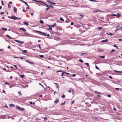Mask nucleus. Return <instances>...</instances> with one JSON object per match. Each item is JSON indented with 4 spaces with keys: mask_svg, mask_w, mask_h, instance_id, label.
Here are the masks:
<instances>
[{
    "mask_svg": "<svg viewBox=\"0 0 122 122\" xmlns=\"http://www.w3.org/2000/svg\"><path fill=\"white\" fill-rule=\"evenodd\" d=\"M19 29L20 30H22L24 32H25L26 31V30L23 28H20Z\"/></svg>",
    "mask_w": 122,
    "mask_h": 122,
    "instance_id": "39448f33",
    "label": "nucleus"
},
{
    "mask_svg": "<svg viewBox=\"0 0 122 122\" xmlns=\"http://www.w3.org/2000/svg\"><path fill=\"white\" fill-rule=\"evenodd\" d=\"M22 51L24 53H27V51L26 50H24Z\"/></svg>",
    "mask_w": 122,
    "mask_h": 122,
    "instance_id": "412c9836",
    "label": "nucleus"
},
{
    "mask_svg": "<svg viewBox=\"0 0 122 122\" xmlns=\"http://www.w3.org/2000/svg\"><path fill=\"white\" fill-rule=\"evenodd\" d=\"M101 11L99 9L95 10L93 11L92 12L93 13H95L98 12H100Z\"/></svg>",
    "mask_w": 122,
    "mask_h": 122,
    "instance_id": "7ed1b4c3",
    "label": "nucleus"
},
{
    "mask_svg": "<svg viewBox=\"0 0 122 122\" xmlns=\"http://www.w3.org/2000/svg\"><path fill=\"white\" fill-rule=\"evenodd\" d=\"M79 61L81 63H83V61L81 59H79Z\"/></svg>",
    "mask_w": 122,
    "mask_h": 122,
    "instance_id": "72a5a7b5",
    "label": "nucleus"
},
{
    "mask_svg": "<svg viewBox=\"0 0 122 122\" xmlns=\"http://www.w3.org/2000/svg\"><path fill=\"white\" fill-rule=\"evenodd\" d=\"M13 66H15L16 68V69H18V68L17 67V66L16 65H14Z\"/></svg>",
    "mask_w": 122,
    "mask_h": 122,
    "instance_id": "ea45409f",
    "label": "nucleus"
},
{
    "mask_svg": "<svg viewBox=\"0 0 122 122\" xmlns=\"http://www.w3.org/2000/svg\"><path fill=\"white\" fill-rule=\"evenodd\" d=\"M24 75H20V77H21L22 78H23L24 77Z\"/></svg>",
    "mask_w": 122,
    "mask_h": 122,
    "instance_id": "58836bf2",
    "label": "nucleus"
},
{
    "mask_svg": "<svg viewBox=\"0 0 122 122\" xmlns=\"http://www.w3.org/2000/svg\"><path fill=\"white\" fill-rule=\"evenodd\" d=\"M25 109L23 108L22 107V108H20V109L19 110L20 111H24L25 110Z\"/></svg>",
    "mask_w": 122,
    "mask_h": 122,
    "instance_id": "2eb2a0df",
    "label": "nucleus"
},
{
    "mask_svg": "<svg viewBox=\"0 0 122 122\" xmlns=\"http://www.w3.org/2000/svg\"><path fill=\"white\" fill-rule=\"evenodd\" d=\"M39 84L41 86L43 87L44 88V86L40 83H39Z\"/></svg>",
    "mask_w": 122,
    "mask_h": 122,
    "instance_id": "a19ab883",
    "label": "nucleus"
},
{
    "mask_svg": "<svg viewBox=\"0 0 122 122\" xmlns=\"http://www.w3.org/2000/svg\"><path fill=\"white\" fill-rule=\"evenodd\" d=\"M8 7L10 9L11 8V6L9 4H8Z\"/></svg>",
    "mask_w": 122,
    "mask_h": 122,
    "instance_id": "f704fd0d",
    "label": "nucleus"
},
{
    "mask_svg": "<svg viewBox=\"0 0 122 122\" xmlns=\"http://www.w3.org/2000/svg\"><path fill=\"white\" fill-rule=\"evenodd\" d=\"M64 73H64L65 74H67V75L69 74V73H66V72H64Z\"/></svg>",
    "mask_w": 122,
    "mask_h": 122,
    "instance_id": "4d7b16f0",
    "label": "nucleus"
},
{
    "mask_svg": "<svg viewBox=\"0 0 122 122\" xmlns=\"http://www.w3.org/2000/svg\"><path fill=\"white\" fill-rule=\"evenodd\" d=\"M74 100L72 101H71V104H72L73 103H74Z\"/></svg>",
    "mask_w": 122,
    "mask_h": 122,
    "instance_id": "603ef678",
    "label": "nucleus"
},
{
    "mask_svg": "<svg viewBox=\"0 0 122 122\" xmlns=\"http://www.w3.org/2000/svg\"><path fill=\"white\" fill-rule=\"evenodd\" d=\"M107 34L108 35H111L112 36V35H113L111 33H110V34H109L107 33Z\"/></svg>",
    "mask_w": 122,
    "mask_h": 122,
    "instance_id": "c03bdc74",
    "label": "nucleus"
},
{
    "mask_svg": "<svg viewBox=\"0 0 122 122\" xmlns=\"http://www.w3.org/2000/svg\"><path fill=\"white\" fill-rule=\"evenodd\" d=\"M113 110L115 111H116L117 110V109H116V108L114 107L113 108Z\"/></svg>",
    "mask_w": 122,
    "mask_h": 122,
    "instance_id": "69168bd1",
    "label": "nucleus"
},
{
    "mask_svg": "<svg viewBox=\"0 0 122 122\" xmlns=\"http://www.w3.org/2000/svg\"><path fill=\"white\" fill-rule=\"evenodd\" d=\"M60 19L61 21H64V19H63V18H60Z\"/></svg>",
    "mask_w": 122,
    "mask_h": 122,
    "instance_id": "c9c22d12",
    "label": "nucleus"
},
{
    "mask_svg": "<svg viewBox=\"0 0 122 122\" xmlns=\"http://www.w3.org/2000/svg\"><path fill=\"white\" fill-rule=\"evenodd\" d=\"M117 16L118 17H120L121 16V15L118 13H117Z\"/></svg>",
    "mask_w": 122,
    "mask_h": 122,
    "instance_id": "4be33fe9",
    "label": "nucleus"
},
{
    "mask_svg": "<svg viewBox=\"0 0 122 122\" xmlns=\"http://www.w3.org/2000/svg\"><path fill=\"white\" fill-rule=\"evenodd\" d=\"M21 19V18H18L17 17H15V20L16 19H17V20H20Z\"/></svg>",
    "mask_w": 122,
    "mask_h": 122,
    "instance_id": "cd10ccee",
    "label": "nucleus"
},
{
    "mask_svg": "<svg viewBox=\"0 0 122 122\" xmlns=\"http://www.w3.org/2000/svg\"><path fill=\"white\" fill-rule=\"evenodd\" d=\"M14 41L16 42L21 44H23L24 43V42L23 41H21L17 40H15Z\"/></svg>",
    "mask_w": 122,
    "mask_h": 122,
    "instance_id": "f257e3e1",
    "label": "nucleus"
},
{
    "mask_svg": "<svg viewBox=\"0 0 122 122\" xmlns=\"http://www.w3.org/2000/svg\"><path fill=\"white\" fill-rule=\"evenodd\" d=\"M48 29L49 30H51L52 29V28L51 27V26L50 27H49V28Z\"/></svg>",
    "mask_w": 122,
    "mask_h": 122,
    "instance_id": "a211bd4d",
    "label": "nucleus"
},
{
    "mask_svg": "<svg viewBox=\"0 0 122 122\" xmlns=\"http://www.w3.org/2000/svg\"><path fill=\"white\" fill-rule=\"evenodd\" d=\"M2 29L3 30H5V31H7V28H2Z\"/></svg>",
    "mask_w": 122,
    "mask_h": 122,
    "instance_id": "b1692460",
    "label": "nucleus"
},
{
    "mask_svg": "<svg viewBox=\"0 0 122 122\" xmlns=\"http://www.w3.org/2000/svg\"><path fill=\"white\" fill-rule=\"evenodd\" d=\"M97 28H98V29H99L100 30H101V29H102V28L101 27H100Z\"/></svg>",
    "mask_w": 122,
    "mask_h": 122,
    "instance_id": "3c124183",
    "label": "nucleus"
},
{
    "mask_svg": "<svg viewBox=\"0 0 122 122\" xmlns=\"http://www.w3.org/2000/svg\"><path fill=\"white\" fill-rule=\"evenodd\" d=\"M119 40L120 41H122V39H119Z\"/></svg>",
    "mask_w": 122,
    "mask_h": 122,
    "instance_id": "774afa93",
    "label": "nucleus"
},
{
    "mask_svg": "<svg viewBox=\"0 0 122 122\" xmlns=\"http://www.w3.org/2000/svg\"><path fill=\"white\" fill-rule=\"evenodd\" d=\"M65 97V95H64V94H63L62 96V98H64Z\"/></svg>",
    "mask_w": 122,
    "mask_h": 122,
    "instance_id": "4c0bfd02",
    "label": "nucleus"
},
{
    "mask_svg": "<svg viewBox=\"0 0 122 122\" xmlns=\"http://www.w3.org/2000/svg\"><path fill=\"white\" fill-rule=\"evenodd\" d=\"M108 41V40L107 39H106L105 40H103L101 41V42H107Z\"/></svg>",
    "mask_w": 122,
    "mask_h": 122,
    "instance_id": "0eeeda50",
    "label": "nucleus"
},
{
    "mask_svg": "<svg viewBox=\"0 0 122 122\" xmlns=\"http://www.w3.org/2000/svg\"><path fill=\"white\" fill-rule=\"evenodd\" d=\"M56 23H55L53 25H51V26L53 27H54L55 26H56Z\"/></svg>",
    "mask_w": 122,
    "mask_h": 122,
    "instance_id": "dca6fc26",
    "label": "nucleus"
},
{
    "mask_svg": "<svg viewBox=\"0 0 122 122\" xmlns=\"http://www.w3.org/2000/svg\"><path fill=\"white\" fill-rule=\"evenodd\" d=\"M39 56L41 58H43L44 57V56L43 55H39Z\"/></svg>",
    "mask_w": 122,
    "mask_h": 122,
    "instance_id": "7c9ffc66",
    "label": "nucleus"
},
{
    "mask_svg": "<svg viewBox=\"0 0 122 122\" xmlns=\"http://www.w3.org/2000/svg\"><path fill=\"white\" fill-rule=\"evenodd\" d=\"M79 15H80V16H81V17H83V15H81V14Z\"/></svg>",
    "mask_w": 122,
    "mask_h": 122,
    "instance_id": "bf43d9fd",
    "label": "nucleus"
},
{
    "mask_svg": "<svg viewBox=\"0 0 122 122\" xmlns=\"http://www.w3.org/2000/svg\"><path fill=\"white\" fill-rule=\"evenodd\" d=\"M62 71H61V70H59L58 71H57L56 72L57 73V72H62Z\"/></svg>",
    "mask_w": 122,
    "mask_h": 122,
    "instance_id": "5fc2aeb1",
    "label": "nucleus"
},
{
    "mask_svg": "<svg viewBox=\"0 0 122 122\" xmlns=\"http://www.w3.org/2000/svg\"><path fill=\"white\" fill-rule=\"evenodd\" d=\"M17 9L15 7H14V11L15 13H16L17 12Z\"/></svg>",
    "mask_w": 122,
    "mask_h": 122,
    "instance_id": "f8f14e48",
    "label": "nucleus"
},
{
    "mask_svg": "<svg viewBox=\"0 0 122 122\" xmlns=\"http://www.w3.org/2000/svg\"><path fill=\"white\" fill-rule=\"evenodd\" d=\"M16 109H17L19 110L20 109V107L19 106H17L16 107Z\"/></svg>",
    "mask_w": 122,
    "mask_h": 122,
    "instance_id": "bb28decb",
    "label": "nucleus"
},
{
    "mask_svg": "<svg viewBox=\"0 0 122 122\" xmlns=\"http://www.w3.org/2000/svg\"><path fill=\"white\" fill-rule=\"evenodd\" d=\"M40 22L41 24H43V21L42 20H40Z\"/></svg>",
    "mask_w": 122,
    "mask_h": 122,
    "instance_id": "c756f323",
    "label": "nucleus"
},
{
    "mask_svg": "<svg viewBox=\"0 0 122 122\" xmlns=\"http://www.w3.org/2000/svg\"><path fill=\"white\" fill-rule=\"evenodd\" d=\"M27 6H28V7L26 8V9H28L29 8V6L28 5H27Z\"/></svg>",
    "mask_w": 122,
    "mask_h": 122,
    "instance_id": "13d9d810",
    "label": "nucleus"
},
{
    "mask_svg": "<svg viewBox=\"0 0 122 122\" xmlns=\"http://www.w3.org/2000/svg\"><path fill=\"white\" fill-rule=\"evenodd\" d=\"M44 121H45L47 119V118L46 117H45L44 118Z\"/></svg>",
    "mask_w": 122,
    "mask_h": 122,
    "instance_id": "49530a36",
    "label": "nucleus"
},
{
    "mask_svg": "<svg viewBox=\"0 0 122 122\" xmlns=\"http://www.w3.org/2000/svg\"><path fill=\"white\" fill-rule=\"evenodd\" d=\"M113 46L114 47H116L117 49H119L118 48V46H116V45H113Z\"/></svg>",
    "mask_w": 122,
    "mask_h": 122,
    "instance_id": "c85d7f7f",
    "label": "nucleus"
},
{
    "mask_svg": "<svg viewBox=\"0 0 122 122\" xmlns=\"http://www.w3.org/2000/svg\"><path fill=\"white\" fill-rule=\"evenodd\" d=\"M95 67L97 69L99 70V68L96 65L95 66Z\"/></svg>",
    "mask_w": 122,
    "mask_h": 122,
    "instance_id": "2f4dec72",
    "label": "nucleus"
},
{
    "mask_svg": "<svg viewBox=\"0 0 122 122\" xmlns=\"http://www.w3.org/2000/svg\"><path fill=\"white\" fill-rule=\"evenodd\" d=\"M33 1H35L39 2H40V3H43V4H44L45 5H46V6L47 7H49V5H48L46 4L45 3L43 2H42L41 1H37L35 0H33Z\"/></svg>",
    "mask_w": 122,
    "mask_h": 122,
    "instance_id": "f03ea898",
    "label": "nucleus"
},
{
    "mask_svg": "<svg viewBox=\"0 0 122 122\" xmlns=\"http://www.w3.org/2000/svg\"><path fill=\"white\" fill-rule=\"evenodd\" d=\"M23 11L24 12H26L25 10L24 9H23Z\"/></svg>",
    "mask_w": 122,
    "mask_h": 122,
    "instance_id": "338daca9",
    "label": "nucleus"
},
{
    "mask_svg": "<svg viewBox=\"0 0 122 122\" xmlns=\"http://www.w3.org/2000/svg\"><path fill=\"white\" fill-rule=\"evenodd\" d=\"M95 92L96 93H97V94H100V92H98L97 91H95L94 92Z\"/></svg>",
    "mask_w": 122,
    "mask_h": 122,
    "instance_id": "a878e982",
    "label": "nucleus"
},
{
    "mask_svg": "<svg viewBox=\"0 0 122 122\" xmlns=\"http://www.w3.org/2000/svg\"><path fill=\"white\" fill-rule=\"evenodd\" d=\"M5 83L6 85V84H7V85H9L10 84L9 83H8V82H5Z\"/></svg>",
    "mask_w": 122,
    "mask_h": 122,
    "instance_id": "864d4df0",
    "label": "nucleus"
},
{
    "mask_svg": "<svg viewBox=\"0 0 122 122\" xmlns=\"http://www.w3.org/2000/svg\"><path fill=\"white\" fill-rule=\"evenodd\" d=\"M76 75L75 74H73L72 75V76H76Z\"/></svg>",
    "mask_w": 122,
    "mask_h": 122,
    "instance_id": "e2e57ef3",
    "label": "nucleus"
},
{
    "mask_svg": "<svg viewBox=\"0 0 122 122\" xmlns=\"http://www.w3.org/2000/svg\"><path fill=\"white\" fill-rule=\"evenodd\" d=\"M115 51V50L114 49H112V51H111L110 52L111 53H112V52L113 51Z\"/></svg>",
    "mask_w": 122,
    "mask_h": 122,
    "instance_id": "0e129e2a",
    "label": "nucleus"
},
{
    "mask_svg": "<svg viewBox=\"0 0 122 122\" xmlns=\"http://www.w3.org/2000/svg\"><path fill=\"white\" fill-rule=\"evenodd\" d=\"M82 17H80L79 16L78 17V19H82Z\"/></svg>",
    "mask_w": 122,
    "mask_h": 122,
    "instance_id": "8fccbe9b",
    "label": "nucleus"
},
{
    "mask_svg": "<svg viewBox=\"0 0 122 122\" xmlns=\"http://www.w3.org/2000/svg\"><path fill=\"white\" fill-rule=\"evenodd\" d=\"M41 33L43 34L44 36H47V35H46V33H45L44 32H41Z\"/></svg>",
    "mask_w": 122,
    "mask_h": 122,
    "instance_id": "4468645a",
    "label": "nucleus"
},
{
    "mask_svg": "<svg viewBox=\"0 0 122 122\" xmlns=\"http://www.w3.org/2000/svg\"><path fill=\"white\" fill-rule=\"evenodd\" d=\"M100 57L102 58H104L105 57V56H100Z\"/></svg>",
    "mask_w": 122,
    "mask_h": 122,
    "instance_id": "de8ad7c7",
    "label": "nucleus"
},
{
    "mask_svg": "<svg viewBox=\"0 0 122 122\" xmlns=\"http://www.w3.org/2000/svg\"><path fill=\"white\" fill-rule=\"evenodd\" d=\"M119 27V26H117L116 27L117 28V30H122V27H120L119 28H118V27Z\"/></svg>",
    "mask_w": 122,
    "mask_h": 122,
    "instance_id": "423d86ee",
    "label": "nucleus"
},
{
    "mask_svg": "<svg viewBox=\"0 0 122 122\" xmlns=\"http://www.w3.org/2000/svg\"><path fill=\"white\" fill-rule=\"evenodd\" d=\"M59 101V99L57 100V99H56L54 101V103H57Z\"/></svg>",
    "mask_w": 122,
    "mask_h": 122,
    "instance_id": "9b49d317",
    "label": "nucleus"
},
{
    "mask_svg": "<svg viewBox=\"0 0 122 122\" xmlns=\"http://www.w3.org/2000/svg\"><path fill=\"white\" fill-rule=\"evenodd\" d=\"M23 23L24 25H26L27 26L28 25H29L28 23L26 21L24 22Z\"/></svg>",
    "mask_w": 122,
    "mask_h": 122,
    "instance_id": "9d476101",
    "label": "nucleus"
},
{
    "mask_svg": "<svg viewBox=\"0 0 122 122\" xmlns=\"http://www.w3.org/2000/svg\"><path fill=\"white\" fill-rule=\"evenodd\" d=\"M85 64L88 66L89 65V64L88 63H86Z\"/></svg>",
    "mask_w": 122,
    "mask_h": 122,
    "instance_id": "37998d69",
    "label": "nucleus"
},
{
    "mask_svg": "<svg viewBox=\"0 0 122 122\" xmlns=\"http://www.w3.org/2000/svg\"><path fill=\"white\" fill-rule=\"evenodd\" d=\"M19 58H20L21 60H22L25 59L24 58H23L22 57H19Z\"/></svg>",
    "mask_w": 122,
    "mask_h": 122,
    "instance_id": "79ce46f5",
    "label": "nucleus"
},
{
    "mask_svg": "<svg viewBox=\"0 0 122 122\" xmlns=\"http://www.w3.org/2000/svg\"><path fill=\"white\" fill-rule=\"evenodd\" d=\"M114 71H115L116 72H118V73H120V71H116V70H114Z\"/></svg>",
    "mask_w": 122,
    "mask_h": 122,
    "instance_id": "473e14b6",
    "label": "nucleus"
},
{
    "mask_svg": "<svg viewBox=\"0 0 122 122\" xmlns=\"http://www.w3.org/2000/svg\"><path fill=\"white\" fill-rule=\"evenodd\" d=\"M109 78H110L111 79H112V77L111 76H109Z\"/></svg>",
    "mask_w": 122,
    "mask_h": 122,
    "instance_id": "6e6d98bb",
    "label": "nucleus"
},
{
    "mask_svg": "<svg viewBox=\"0 0 122 122\" xmlns=\"http://www.w3.org/2000/svg\"><path fill=\"white\" fill-rule=\"evenodd\" d=\"M16 17L14 15H12L11 17V19H14V20H15Z\"/></svg>",
    "mask_w": 122,
    "mask_h": 122,
    "instance_id": "6e6552de",
    "label": "nucleus"
},
{
    "mask_svg": "<svg viewBox=\"0 0 122 122\" xmlns=\"http://www.w3.org/2000/svg\"><path fill=\"white\" fill-rule=\"evenodd\" d=\"M74 24V23L73 22H72L71 23V25H72Z\"/></svg>",
    "mask_w": 122,
    "mask_h": 122,
    "instance_id": "680f3d73",
    "label": "nucleus"
},
{
    "mask_svg": "<svg viewBox=\"0 0 122 122\" xmlns=\"http://www.w3.org/2000/svg\"><path fill=\"white\" fill-rule=\"evenodd\" d=\"M1 3H2V5H4V3L3 2V1H1Z\"/></svg>",
    "mask_w": 122,
    "mask_h": 122,
    "instance_id": "052dcab7",
    "label": "nucleus"
},
{
    "mask_svg": "<svg viewBox=\"0 0 122 122\" xmlns=\"http://www.w3.org/2000/svg\"><path fill=\"white\" fill-rule=\"evenodd\" d=\"M4 12H0V14L1 15H2V14H3L4 13Z\"/></svg>",
    "mask_w": 122,
    "mask_h": 122,
    "instance_id": "a18cd8bd",
    "label": "nucleus"
},
{
    "mask_svg": "<svg viewBox=\"0 0 122 122\" xmlns=\"http://www.w3.org/2000/svg\"><path fill=\"white\" fill-rule=\"evenodd\" d=\"M23 2L24 3H25V4L26 5H28V4H27V2H26L25 1H23Z\"/></svg>",
    "mask_w": 122,
    "mask_h": 122,
    "instance_id": "09e8293b",
    "label": "nucleus"
},
{
    "mask_svg": "<svg viewBox=\"0 0 122 122\" xmlns=\"http://www.w3.org/2000/svg\"><path fill=\"white\" fill-rule=\"evenodd\" d=\"M6 36L9 38V39H14V38H11L10 36L9 35H6Z\"/></svg>",
    "mask_w": 122,
    "mask_h": 122,
    "instance_id": "ddd939ff",
    "label": "nucleus"
},
{
    "mask_svg": "<svg viewBox=\"0 0 122 122\" xmlns=\"http://www.w3.org/2000/svg\"><path fill=\"white\" fill-rule=\"evenodd\" d=\"M38 47L40 49H41V47L40 45L39 44H38Z\"/></svg>",
    "mask_w": 122,
    "mask_h": 122,
    "instance_id": "e433bc0d",
    "label": "nucleus"
},
{
    "mask_svg": "<svg viewBox=\"0 0 122 122\" xmlns=\"http://www.w3.org/2000/svg\"><path fill=\"white\" fill-rule=\"evenodd\" d=\"M65 102H66L65 101L63 103H61V106L64 105H65Z\"/></svg>",
    "mask_w": 122,
    "mask_h": 122,
    "instance_id": "393cba45",
    "label": "nucleus"
},
{
    "mask_svg": "<svg viewBox=\"0 0 122 122\" xmlns=\"http://www.w3.org/2000/svg\"><path fill=\"white\" fill-rule=\"evenodd\" d=\"M25 61L26 62L29 63L30 64H34V63H33L32 62L30 61H28L27 60H25Z\"/></svg>",
    "mask_w": 122,
    "mask_h": 122,
    "instance_id": "1a4fd4ad",
    "label": "nucleus"
},
{
    "mask_svg": "<svg viewBox=\"0 0 122 122\" xmlns=\"http://www.w3.org/2000/svg\"><path fill=\"white\" fill-rule=\"evenodd\" d=\"M47 1L49 3H50L51 4L54 5L56 4V3H53L52 1L49 0H47Z\"/></svg>",
    "mask_w": 122,
    "mask_h": 122,
    "instance_id": "20e7f679",
    "label": "nucleus"
},
{
    "mask_svg": "<svg viewBox=\"0 0 122 122\" xmlns=\"http://www.w3.org/2000/svg\"><path fill=\"white\" fill-rule=\"evenodd\" d=\"M10 107H15V105L14 104H11L10 105Z\"/></svg>",
    "mask_w": 122,
    "mask_h": 122,
    "instance_id": "aec40b11",
    "label": "nucleus"
},
{
    "mask_svg": "<svg viewBox=\"0 0 122 122\" xmlns=\"http://www.w3.org/2000/svg\"><path fill=\"white\" fill-rule=\"evenodd\" d=\"M18 93L21 96V93L20 91L18 92Z\"/></svg>",
    "mask_w": 122,
    "mask_h": 122,
    "instance_id": "5701e85b",
    "label": "nucleus"
},
{
    "mask_svg": "<svg viewBox=\"0 0 122 122\" xmlns=\"http://www.w3.org/2000/svg\"><path fill=\"white\" fill-rule=\"evenodd\" d=\"M33 31L35 32H38L40 33H41V32H40V31H36V30H34Z\"/></svg>",
    "mask_w": 122,
    "mask_h": 122,
    "instance_id": "f3484780",
    "label": "nucleus"
},
{
    "mask_svg": "<svg viewBox=\"0 0 122 122\" xmlns=\"http://www.w3.org/2000/svg\"><path fill=\"white\" fill-rule=\"evenodd\" d=\"M64 73V72H62L61 74V76H62V77L63 78H64V77L63 76H64V74H65Z\"/></svg>",
    "mask_w": 122,
    "mask_h": 122,
    "instance_id": "6ab92c4d",
    "label": "nucleus"
}]
</instances>
